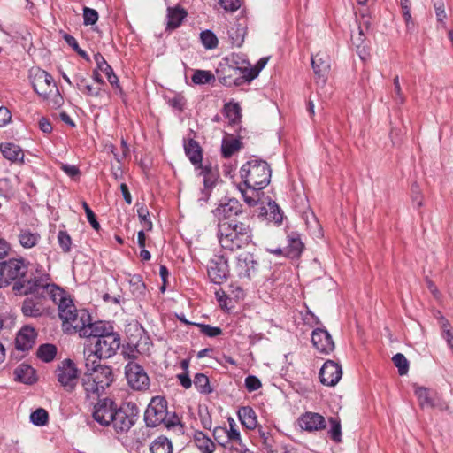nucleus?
<instances>
[{
    "label": "nucleus",
    "mask_w": 453,
    "mask_h": 453,
    "mask_svg": "<svg viewBox=\"0 0 453 453\" xmlns=\"http://www.w3.org/2000/svg\"><path fill=\"white\" fill-rule=\"evenodd\" d=\"M200 39L204 48L208 50L215 49L219 41L215 34L211 30H204L200 33Z\"/></svg>",
    "instance_id": "obj_42"
},
{
    "label": "nucleus",
    "mask_w": 453,
    "mask_h": 453,
    "mask_svg": "<svg viewBox=\"0 0 453 453\" xmlns=\"http://www.w3.org/2000/svg\"><path fill=\"white\" fill-rule=\"evenodd\" d=\"M127 281L130 286V291L134 297L142 299L146 296V285L140 274L128 273Z\"/></svg>",
    "instance_id": "obj_33"
},
{
    "label": "nucleus",
    "mask_w": 453,
    "mask_h": 453,
    "mask_svg": "<svg viewBox=\"0 0 453 453\" xmlns=\"http://www.w3.org/2000/svg\"><path fill=\"white\" fill-rule=\"evenodd\" d=\"M193 382L199 393L208 395L212 392L209 378L204 373H196Z\"/></svg>",
    "instance_id": "obj_37"
},
{
    "label": "nucleus",
    "mask_w": 453,
    "mask_h": 453,
    "mask_svg": "<svg viewBox=\"0 0 453 453\" xmlns=\"http://www.w3.org/2000/svg\"><path fill=\"white\" fill-rule=\"evenodd\" d=\"M394 365L398 368L400 375L407 373L409 369V362L405 356L402 353L395 354L392 358Z\"/></svg>",
    "instance_id": "obj_48"
},
{
    "label": "nucleus",
    "mask_w": 453,
    "mask_h": 453,
    "mask_svg": "<svg viewBox=\"0 0 453 453\" xmlns=\"http://www.w3.org/2000/svg\"><path fill=\"white\" fill-rule=\"evenodd\" d=\"M330 429L328 430V434L331 439L334 442L342 441V426L341 421L338 418H329Z\"/></svg>",
    "instance_id": "obj_40"
},
{
    "label": "nucleus",
    "mask_w": 453,
    "mask_h": 453,
    "mask_svg": "<svg viewBox=\"0 0 453 453\" xmlns=\"http://www.w3.org/2000/svg\"><path fill=\"white\" fill-rule=\"evenodd\" d=\"M247 34L246 19H238L228 30V38L233 46L241 47Z\"/></svg>",
    "instance_id": "obj_25"
},
{
    "label": "nucleus",
    "mask_w": 453,
    "mask_h": 453,
    "mask_svg": "<svg viewBox=\"0 0 453 453\" xmlns=\"http://www.w3.org/2000/svg\"><path fill=\"white\" fill-rule=\"evenodd\" d=\"M98 20V13L95 9L84 7L83 24L85 26L94 25Z\"/></svg>",
    "instance_id": "obj_51"
},
{
    "label": "nucleus",
    "mask_w": 453,
    "mask_h": 453,
    "mask_svg": "<svg viewBox=\"0 0 453 453\" xmlns=\"http://www.w3.org/2000/svg\"><path fill=\"white\" fill-rule=\"evenodd\" d=\"M258 270V262L254 254L242 252L236 258V272L240 279L250 280Z\"/></svg>",
    "instance_id": "obj_19"
},
{
    "label": "nucleus",
    "mask_w": 453,
    "mask_h": 453,
    "mask_svg": "<svg viewBox=\"0 0 453 453\" xmlns=\"http://www.w3.org/2000/svg\"><path fill=\"white\" fill-rule=\"evenodd\" d=\"M187 15L188 12L186 10L179 5L174 7H168L165 31H173L180 27Z\"/></svg>",
    "instance_id": "obj_24"
},
{
    "label": "nucleus",
    "mask_w": 453,
    "mask_h": 453,
    "mask_svg": "<svg viewBox=\"0 0 453 453\" xmlns=\"http://www.w3.org/2000/svg\"><path fill=\"white\" fill-rule=\"evenodd\" d=\"M36 337L37 332L33 326H24L16 335V349L21 351L29 350L35 343Z\"/></svg>",
    "instance_id": "obj_21"
},
{
    "label": "nucleus",
    "mask_w": 453,
    "mask_h": 453,
    "mask_svg": "<svg viewBox=\"0 0 453 453\" xmlns=\"http://www.w3.org/2000/svg\"><path fill=\"white\" fill-rule=\"evenodd\" d=\"M85 369L81 377V385L86 396L99 397L113 382L112 368L109 365H102L95 355H87Z\"/></svg>",
    "instance_id": "obj_5"
},
{
    "label": "nucleus",
    "mask_w": 453,
    "mask_h": 453,
    "mask_svg": "<svg viewBox=\"0 0 453 453\" xmlns=\"http://www.w3.org/2000/svg\"><path fill=\"white\" fill-rule=\"evenodd\" d=\"M415 395L417 396L419 405L422 408H432L434 407V401L430 395L427 388L418 387L415 389Z\"/></svg>",
    "instance_id": "obj_39"
},
{
    "label": "nucleus",
    "mask_w": 453,
    "mask_h": 453,
    "mask_svg": "<svg viewBox=\"0 0 453 453\" xmlns=\"http://www.w3.org/2000/svg\"><path fill=\"white\" fill-rule=\"evenodd\" d=\"M194 326L200 329V332L211 338L217 337L222 334V330L219 326H212L204 323H194Z\"/></svg>",
    "instance_id": "obj_45"
},
{
    "label": "nucleus",
    "mask_w": 453,
    "mask_h": 453,
    "mask_svg": "<svg viewBox=\"0 0 453 453\" xmlns=\"http://www.w3.org/2000/svg\"><path fill=\"white\" fill-rule=\"evenodd\" d=\"M217 235L222 249L230 251L245 248L252 242L251 228L245 222L218 223Z\"/></svg>",
    "instance_id": "obj_7"
},
{
    "label": "nucleus",
    "mask_w": 453,
    "mask_h": 453,
    "mask_svg": "<svg viewBox=\"0 0 453 453\" xmlns=\"http://www.w3.org/2000/svg\"><path fill=\"white\" fill-rule=\"evenodd\" d=\"M207 273L214 284L220 285L226 281L230 273L228 259L224 255H214L208 262Z\"/></svg>",
    "instance_id": "obj_14"
},
{
    "label": "nucleus",
    "mask_w": 453,
    "mask_h": 453,
    "mask_svg": "<svg viewBox=\"0 0 453 453\" xmlns=\"http://www.w3.org/2000/svg\"><path fill=\"white\" fill-rule=\"evenodd\" d=\"M184 151L197 172V175L203 177V188L201 189L198 197V202L203 205L211 197V191L219 178V172L211 163L203 164V149L195 139L184 140Z\"/></svg>",
    "instance_id": "obj_4"
},
{
    "label": "nucleus",
    "mask_w": 453,
    "mask_h": 453,
    "mask_svg": "<svg viewBox=\"0 0 453 453\" xmlns=\"http://www.w3.org/2000/svg\"><path fill=\"white\" fill-rule=\"evenodd\" d=\"M246 389L251 393L262 387L260 380L255 375H248L244 380Z\"/></svg>",
    "instance_id": "obj_53"
},
{
    "label": "nucleus",
    "mask_w": 453,
    "mask_h": 453,
    "mask_svg": "<svg viewBox=\"0 0 453 453\" xmlns=\"http://www.w3.org/2000/svg\"><path fill=\"white\" fill-rule=\"evenodd\" d=\"M229 71H233L235 73L237 72H240L242 74V78L249 82H250L251 81L256 79L259 74L258 71L256 70V68L254 66L253 67H244V68H240V67L229 68Z\"/></svg>",
    "instance_id": "obj_50"
},
{
    "label": "nucleus",
    "mask_w": 453,
    "mask_h": 453,
    "mask_svg": "<svg viewBox=\"0 0 453 453\" xmlns=\"http://www.w3.org/2000/svg\"><path fill=\"white\" fill-rule=\"evenodd\" d=\"M139 410L134 403H125L113 411L112 426L117 434L127 433L135 424Z\"/></svg>",
    "instance_id": "obj_9"
},
{
    "label": "nucleus",
    "mask_w": 453,
    "mask_h": 453,
    "mask_svg": "<svg viewBox=\"0 0 453 453\" xmlns=\"http://www.w3.org/2000/svg\"><path fill=\"white\" fill-rule=\"evenodd\" d=\"M167 401L164 396L152 397L144 413V421L149 427H156L166 418Z\"/></svg>",
    "instance_id": "obj_11"
},
{
    "label": "nucleus",
    "mask_w": 453,
    "mask_h": 453,
    "mask_svg": "<svg viewBox=\"0 0 453 453\" xmlns=\"http://www.w3.org/2000/svg\"><path fill=\"white\" fill-rule=\"evenodd\" d=\"M37 357L45 363L51 362L57 355V347L51 343L42 344L37 349Z\"/></svg>",
    "instance_id": "obj_36"
},
{
    "label": "nucleus",
    "mask_w": 453,
    "mask_h": 453,
    "mask_svg": "<svg viewBox=\"0 0 453 453\" xmlns=\"http://www.w3.org/2000/svg\"><path fill=\"white\" fill-rule=\"evenodd\" d=\"M258 217L280 226L283 221L284 214L275 201L269 200L266 206L260 207Z\"/></svg>",
    "instance_id": "obj_22"
},
{
    "label": "nucleus",
    "mask_w": 453,
    "mask_h": 453,
    "mask_svg": "<svg viewBox=\"0 0 453 453\" xmlns=\"http://www.w3.org/2000/svg\"><path fill=\"white\" fill-rule=\"evenodd\" d=\"M12 119V113L8 108L0 107V127H5Z\"/></svg>",
    "instance_id": "obj_62"
},
{
    "label": "nucleus",
    "mask_w": 453,
    "mask_h": 453,
    "mask_svg": "<svg viewBox=\"0 0 453 453\" xmlns=\"http://www.w3.org/2000/svg\"><path fill=\"white\" fill-rule=\"evenodd\" d=\"M296 426L298 427L300 431L311 432V412L306 411L302 414L297 418Z\"/></svg>",
    "instance_id": "obj_49"
},
{
    "label": "nucleus",
    "mask_w": 453,
    "mask_h": 453,
    "mask_svg": "<svg viewBox=\"0 0 453 453\" xmlns=\"http://www.w3.org/2000/svg\"><path fill=\"white\" fill-rule=\"evenodd\" d=\"M18 240L24 249H31L39 243L41 234L38 232H33L28 228H22L18 235Z\"/></svg>",
    "instance_id": "obj_32"
},
{
    "label": "nucleus",
    "mask_w": 453,
    "mask_h": 453,
    "mask_svg": "<svg viewBox=\"0 0 453 453\" xmlns=\"http://www.w3.org/2000/svg\"><path fill=\"white\" fill-rule=\"evenodd\" d=\"M43 287L28 293L21 305V311L24 316L30 318H39L49 313L48 299L51 300L56 305L58 304V298L61 296L63 288L50 282V277L48 273H43Z\"/></svg>",
    "instance_id": "obj_6"
},
{
    "label": "nucleus",
    "mask_w": 453,
    "mask_h": 453,
    "mask_svg": "<svg viewBox=\"0 0 453 453\" xmlns=\"http://www.w3.org/2000/svg\"><path fill=\"white\" fill-rule=\"evenodd\" d=\"M191 80L196 85H204L214 81L215 76L210 71L196 70L191 77Z\"/></svg>",
    "instance_id": "obj_38"
},
{
    "label": "nucleus",
    "mask_w": 453,
    "mask_h": 453,
    "mask_svg": "<svg viewBox=\"0 0 453 453\" xmlns=\"http://www.w3.org/2000/svg\"><path fill=\"white\" fill-rule=\"evenodd\" d=\"M229 429L226 428V436L228 442H234L238 444L239 446L242 444L240 432L237 428V426L234 420L232 418H228Z\"/></svg>",
    "instance_id": "obj_44"
},
{
    "label": "nucleus",
    "mask_w": 453,
    "mask_h": 453,
    "mask_svg": "<svg viewBox=\"0 0 453 453\" xmlns=\"http://www.w3.org/2000/svg\"><path fill=\"white\" fill-rule=\"evenodd\" d=\"M8 285L13 282L15 295L28 296V293L43 287V273L35 275L28 271V264L23 258H11L2 261Z\"/></svg>",
    "instance_id": "obj_3"
},
{
    "label": "nucleus",
    "mask_w": 453,
    "mask_h": 453,
    "mask_svg": "<svg viewBox=\"0 0 453 453\" xmlns=\"http://www.w3.org/2000/svg\"><path fill=\"white\" fill-rule=\"evenodd\" d=\"M342 370L337 363L327 360L320 368L319 377L320 382L325 386H334L341 380Z\"/></svg>",
    "instance_id": "obj_20"
},
{
    "label": "nucleus",
    "mask_w": 453,
    "mask_h": 453,
    "mask_svg": "<svg viewBox=\"0 0 453 453\" xmlns=\"http://www.w3.org/2000/svg\"><path fill=\"white\" fill-rule=\"evenodd\" d=\"M212 212L219 223L237 221L234 218L242 213V205L237 199L229 198L226 202H221Z\"/></svg>",
    "instance_id": "obj_15"
},
{
    "label": "nucleus",
    "mask_w": 453,
    "mask_h": 453,
    "mask_svg": "<svg viewBox=\"0 0 453 453\" xmlns=\"http://www.w3.org/2000/svg\"><path fill=\"white\" fill-rule=\"evenodd\" d=\"M58 381L67 392H73L78 383L79 370L75 363L65 358L62 360L55 371Z\"/></svg>",
    "instance_id": "obj_10"
},
{
    "label": "nucleus",
    "mask_w": 453,
    "mask_h": 453,
    "mask_svg": "<svg viewBox=\"0 0 453 453\" xmlns=\"http://www.w3.org/2000/svg\"><path fill=\"white\" fill-rule=\"evenodd\" d=\"M58 242L59 244L60 249L64 253H68L71 251L72 248V238L69 234L65 230H60L58 233Z\"/></svg>",
    "instance_id": "obj_46"
},
{
    "label": "nucleus",
    "mask_w": 453,
    "mask_h": 453,
    "mask_svg": "<svg viewBox=\"0 0 453 453\" xmlns=\"http://www.w3.org/2000/svg\"><path fill=\"white\" fill-rule=\"evenodd\" d=\"M117 406V403L110 398L99 400L94 406L92 412L94 420L103 426H111L113 411H115Z\"/></svg>",
    "instance_id": "obj_16"
},
{
    "label": "nucleus",
    "mask_w": 453,
    "mask_h": 453,
    "mask_svg": "<svg viewBox=\"0 0 453 453\" xmlns=\"http://www.w3.org/2000/svg\"><path fill=\"white\" fill-rule=\"evenodd\" d=\"M83 94L97 97L101 95V88L100 87H93L89 83L85 85L82 89H80Z\"/></svg>",
    "instance_id": "obj_64"
},
{
    "label": "nucleus",
    "mask_w": 453,
    "mask_h": 453,
    "mask_svg": "<svg viewBox=\"0 0 453 453\" xmlns=\"http://www.w3.org/2000/svg\"><path fill=\"white\" fill-rule=\"evenodd\" d=\"M219 5L226 12H235L241 7L240 0H219Z\"/></svg>",
    "instance_id": "obj_57"
},
{
    "label": "nucleus",
    "mask_w": 453,
    "mask_h": 453,
    "mask_svg": "<svg viewBox=\"0 0 453 453\" xmlns=\"http://www.w3.org/2000/svg\"><path fill=\"white\" fill-rule=\"evenodd\" d=\"M125 375L132 389L145 391L150 388V378L141 365L134 361L128 362L125 366Z\"/></svg>",
    "instance_id": "obj_12"
},
{
    "label": "nucleus",
    "mask_w": 453,
    "mask_h": 453,
    "mask_svg": "<svg viewBox=\"0 0 453 453\" xmlns=\"http://www.w3.org/2000/svg\"><path fill=\"white\" fill-rule=\"evenodd\" d=\"M240 176L246 187V189L240 188L242 197L249 206H255L260 200V191L270 183V165L265 160L253 157L242 165Z\"/></svg>",
    "instance_id": "obj_1"
},
{
    "label": "nucleus",
    "mask_w": 453,
    "mask_h": 453,
    "mask_svg": "<svg viewBox=\"0 0 453 453\" xmlns=\"http://www.w3.org/2000/svg\"><path fill=\"white\" fill-rule=\"evenodd\" d=\"M187 101L181 94H176L174 96L167 99V104L175 111L182 112L185 109Z\"/></svg>",
    "instance_id": "obj_47"
},
{
    "label": "nucleus",
    "mask_w": 453,
    "mask_h": 453,
    "mask_svg": "<svg viewBox=\"0 0 453 453\" xmlns=\"http://www.w3.org/2000/svg\"><path fill=\"white\" fill-rule=\"evenodd\" d=\"M162 424L165 427L171 428V427H174V426L180 425V418L178 417V415L175 412H169L168 410H167L166 411L165 420H164V422H162Z\"/></svg>",
    "instance_id": "obj_58"
},
{
    "label": "nucleus",
    "mask_w": 453,
    "mask_h": 453,
    "mask_svg": "<svg viewBox=\"0 0 453 453\" xmlns=\"http://www.w3.org/2000/svg\"><path fill=\"white\" fill-rule=\"evenodd\" d=\"M440 315V326L443 333V337L447 342L452 341V333L450 331V323L449 320L441 314V311H438Z\"/></svg>",
    "instance_id": "obj_54"
},
{
    "label": "nucleus",
    "mask_w": 453,
    "mask_h": 453,
    "mask_svg": "<svg viewBox=\"0 0 453 453\" xmlns=\"http://www.w3.org/2000/svg\"><path fill=\"white\" fill-rule=\"evenodd\" d=\"M137 215L141 222L144 223V226L147 228V230H151L153 225L150 219L149 211L145 205L142 204L140 207H138Z\"/></svg>",
    "instance_id": "obj_52"
},
{
    "label": "nucleus",
    "mask_w": 453,
    "mask_h": 453,
    "mask_svg": "<svg viewBox=\"0 0 453 453\" xmlns=\"http://www.w3.org/2000/svg\"><path fill=\"white\" fill-rule=\"evenodd\" d=\"M326 427V422L325 418L319 414L313 412V430H322Z\"/></svg>",
    "instance_id": "obj_63"
},
{
    "label": "nucleus",
    "mask_w": 453,
    "mask_h": 453,
    "mask_svg": "<svg viewBox=\"0 0 453 453\" xmlns=\"http://www.w3.org/2000/svg\"><path fill=\"white\" fill-rule=\"evenodd\" d=\"M12 188L10 180L6 178L0 179V196L8 198L11 195Z\"/></svg>",
    "instance_id": "obj_61"
},
{
    "label": "nucleus",
    "mask_w": 453,
    "mask_h": 453,
    "mask_svg": "<svg viewBox=\"0 0 453 453\" xmlns=\"http://www.w3.org/2000/svg\"><path fill=\"white\" fill-rule=\"evenodd\" d=\"M0 151L3 157L12 162H23L24 152L21 148L12 142L0 144Z\"/></svg>",
    "instance_id": "obj_27"
},
{
    "label": "nucleus",
    "mask_w": 453,
    "mask_h": 453,
    "mask_svg": "<svg viewBox=\"0 0 453 453\" xmlns=\"http://www.w3.org/2000/svg\"><path fill=\"white\" fill-rule=\"evenodd\" d=\"M213 437H214L215 441L221 446L226 447V445L227 443H229L228 441H226V440H227L226 427H222V426L215 427L213 430Z\"/></svg>",
    "instance_id": "obj_56"
},
{
    "label": "nucleus",
    "mask_w": 453,
    "mask_h": 453,
    "mask_svg": "<svg viewBox=\"0 0 453 453\" xmlns=\"http://www.w3.org/2000/svg\"><path fill=\"white\" fill-rule=\"evenodd\" d=\"M237 415L242 425L247 429L253 430L257 427V414L250 406H242L239 408Z\"/></svg>",
    "instance_id": "obj_30"
},
{
    "label": "nucleus",
    "mask_w": 453,
    "mask_h": 453,
    "mask_svg": "<svg viewBox=\"0 0 453 453\" xmlns=\"http://www.w3.org/2000/svg\"><path fill=\"white\" fill-rule=\"evenodd\" d=\"M400 6L403 19L405 21L407 31H411L414 28V22L411 14V1L410 0H400Z\"/></svg>",
    "instance_id": "obj_43"
},
{
    "label": "nucleus",
    "mask_w": 453,
    "mask_h": 453,
    "mask_svg": "<svg viewBox=\"0 0 453 453\" xmlns=\"http://www.w3.org/2000/svg\"><path fill=\"white\" fill-rule=\"evenodd\" d=\"M331 71V59L326 53H318L313 58V80L319 86H324Z\"/></svg>",
    "instance_id": "obj_18"
},
{
    "label": "nucleus",
    "mask_w": 453,
    "mask_h": 453,
    "mask_svg": "<svg viewBox=\"0 0 453 453\" xmlns=\"http://www.w3.org/2000/svg\"><path fill=\"white\" fill-rule=\"evenodd\" d=\"M94 59L97 65V69H99L102 73H104L106 75L110 84L114 88H118L119 93H122V88L119 85V78L115 74L112 67L106 62L104 56L101 53L97 52L94 55Z\"/></svg>",
    "instance_id": "obj_23"
},
{
    "label": "nucleus",
    "mask_w": 453,
    "mask_h": 453,
    "mask_svg": "<svg viewBox=\"0 0 453 453\" xmlns=\"http://www.w3.org/2000/svg\"><path fill=\"white\" fill-rule=\"evenodd\" d=\"M15 380L32 385L36 382V372L35 370L29 365L20 364L14 370Z\"/></svg>",
    "instance_id": "obj_26"
},
{
    "label": "nucleus",
    "mask_w": 453,
    "mask_h": 453,
    "mask_svg": "<svg viewBox=\"0 0 453 453\" xmlns=\"http://www.w3.org/2000/svg\"><path fill=\"white\" fill-rule=\"evenodd\" d=\"M243 147L241 137L234 138L233 135H227L223 138L221 144V154L225 158L231 157L235 152Z\"/></svg>",
    "instance_id": "obj_29"
},
{
    "label": "nucleus",
    "mask_w": 453,
    "mask_h": 453,
    "mask_svg": "<svg viewBox=\"0 0 453 453\" xmlns=\"http://www.w3.org/2000/svg\"><path fill=\"white\" fill-rule=\"evenodd\" d=\"M90 337L96 339L95 349L88 355H95L99 360L115 356L121 345L119 334L114 331L111 324L104 321H97Z\"/></svg>",
    "instance_id": "obj_8"
},
{
    "label": "nucleus",
    "mask_w": 453,
    "mask_h": 453,
    "mask_svg": "<svg viewBox=\"0 0 453 453\" xmlns=\"http://www.w3.org/2000/svg\"><path fill=\"white\" fill-rule=\"evenodd\" d=\"M224 110L229 119V125L232 127L239 125L242 119L240 105L237 103H228L225 104Z\"/></svg>",
    "instance_id": "obj_35"
},
{
    "label": "nucleus",
    "mask_w": 453,
    "mask_h": 453,
    "mask_svg": "<svg viewBox=\"0 0 453 453\" xmlns=\"http://www.w3.org/2000/svg\"><path fill=\"white\" fill-rule=\"evenodd\" d=\"M313 347L324 355L334 349V342L329 332L323 326L319 319L313 314Z\"/></svg>",
    "instance_id": "obj_13"
},
{
    "label": "nucleus",
    "mask_w": 453,
    "mask_h": 453,
    "mask_svg": "<svg viewBox=\"0 0 453 453\" xmlns=\"http://www.w3.org/2000/svg\"><path fill=\"white\" fill-rule=\"evenodd\" d=\"M82 207L85 211L88 221L95 230L98 231L100 229V224L96 219V214L86 202H83Z\"/></svg>",
    "instance_id": "obj_55"
},
{
    "label": "nucleus",
    "mask_w": 453,
    "mask_h": 453,
    "mask_svg": "<svg viewBox=\"0 0 453 453\" xmlns=\"http://www.w3.org/2000/svg\"><path fill=\"white\" fill-rule=\"evenodd\" d=\"M150 453H173L172 441L164 435L156 438L150 446Z\"/></svg>",
    "instance_id": "obj_34"
},
{
    "label": "nucleus",
    "mask_w": 453,
    "mask_h": 453,
    "mask_svg": "<svg viewBox=\"0 0 453 453\" xmlns=\"http://www.w3.org/2000/svg\"><path fill=\"white\" fill-rule=\"evenodd\" d=\"M60 169L73 179L81 175L80 169L74 165L61 164Z\"/></svg>",
    "instance_id": "obj_59"
},
{
    "label": "nucleus",
    "mask_w": 453,
    "mask_h": 453,
    "mask_svg": "<svg viewBox=\"0 0 453 453\" xmlns=\"http://www.w3.org/2000/svg\"><path fill=\"white\" fill-rule=\"evenodd\" d=\"M193 440L195 445L203 453H213L216 449L215 443L203 431H195Z\"/></svg>",
    "instance_id": "obj_31"
},
{
    "label": "nucleus",
    "mask_w": 453,
    "mask_h": 453,
    "mask_svg": "<svg viewBox=\"0 0 453 453\" xmlns=\"http://www.w3.org/2000/svg\"><path fill=\"white\" fill-rule=\"evenodd\" d=\"M393 82H394V88H395V100L396 103L398 104H403L404 101H405V97L402 92V88H401V85H400V81H399V76L396 75L394 80H393Z\"/></svg>",
    "instance_id": "obj_60"
},
{
    "label": "nucleus",
    "mask_w": 453,
    "mask_h": 453,
    "mask_svg": "<svg viewBox=\"0 0 453 453\" xmlns=\"http://www.w3.org/2000/svg\"><path fill=\"white\" fill-rule=\"evenodd\" d=\"M58 300V316L63 321L64 332L79 333L81 337L90 338L97 321H91V316L87 310H77L73 299L64 289Z\"/></svg>",
    "instance_id": "obj_2"
},
{
    "label": "nucleus",
    "mask_w": 453,
    "mask_h": 453,
    "mask_svg": "<svg viewBox=\"0 0 453 453\" xmlns=\"http://www.w3.org/2000/svg\"><path fill=\"white\" fill-rule=\"evenodd\" d=\"M303 243L297 233H292L288 236V245L285 247V256L290 258H297L303 250Z\"/></svg>",
    "instance_id": "obj_28"
},
{
    "label": "nucleus",
    "mask_w": 453,
    "mask_h": 453,
    "mask_svg": "<svg viewBox=\"0 0 453 453\" xmlns=\"http://www.w3.org/2000/svg\"><path fill=\"white\" fill-rule=\"evenodd\" d=\"M30 421L37 426H45L49 421V414L45 409L38 408L30 414Z\"/></svg>",
    "instance_id": "obj_41"
},
{
    "label": "nucleus",
    "mask_w": 453,
    "mask_h": 453,
    "mask_svg": "<svg viewBox=\"0 0 453 453\" xmlns=\"http://www.w3.org/2000/svg\"><path fill=\"white\" fill-rule=\"evenodd\" d=\"M32 85L35 92L46 99L54 89L58 91L53 77L46 71L39 69L35 74Z\"/></svg>",
    "instance_id": "obj_17"
}]
</instances>
